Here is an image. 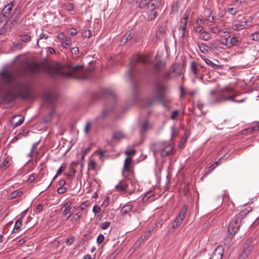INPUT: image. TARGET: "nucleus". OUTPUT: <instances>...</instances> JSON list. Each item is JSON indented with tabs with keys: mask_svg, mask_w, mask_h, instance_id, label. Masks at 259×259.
I'll return each mask as SVG.
<instances>
[{
	"mask_svg": "<svg viewBox=\"0 0 259 259\" xmlns=\"http://www.w3.org/2000/svg\"><path fill=\"white\" fill-rule=\"evenodd\" d=\"M187 25L186 21L184 22V23H181L179 28V36L180 37L183 38L185 36Z\"/></svg>",
	"mask_w": 259,
	"mask_h": 259,
	"instance_id": "5701e85b",
	"label": "nucleus"
},
{
	"mask_svg": "<svg viewBox=\"0 0 259 259\" xmlns=\"http://www.w3.org/2000/svg\"><path fill=\"white\" fill-rule=\"evenodd\" d=\"M24 119V117H21V118L17 122H16L15 123L14 126L15 127H17V126L20 125L23 122Z\"/></svg>",
	"mask_w": 259,
	"mask_h": 259,
	"instance_id": "69168bd1",
	"label": "nucleus"
},
{
	"mask_svg": "<svg viewBox=\"0 0 259 259\" xmlns=\"http://www.w3.org/2000/svg\"><path fill=\"white\" fill-rule=\"evenodd\" d=\"M179 111L178 110L174 111L171 113V118L173 120L176 119L179 114Z\"/></svg>",
	"mask_w": 259,
	"mask_h": 259,
	"instance_id": "13d9d810",
	"label": "nucleus"
},
{
	"mask_svg": "<svg viewBox=\"0 0 259 259\" xmlns=\"http://www.w3.org/2000/svg\"><path fill=\"white\" fill-rule=\"evenodd\" d=\"M229 39L228 37L227 38L223 37L221 38L219 41L222 45L225 46L228 48H230Z\"/></svg>",
	"mask_w": 259,
	"mask_h": 259,
	"instance_id": "c9c22d12",
	"label": "nucleus"
},
{
	"mask_svg": "<svg viewBox=\"0 0 259 259\" xmlns=\"http://www.w3.org/2000/svg\"><path fill=\"white\" fill-rule=\"evenodd\" d=\"M138 63H141L144 64H147L150 63V61L148 57L145 55H137L134 57L133 59L130 62V66L128 70V74L129 77L132 76L133 73L134 72V67Z\"/></svg>",
	"mask_w": 259,
	"mask_h": 259,
	"instance_id": "423d86ee",
	"label": "nucleus"
},
{
	"mask_svg": "<svg viewBox=\"0 0 259 259\" xmlns=\"http://www.w3.org/2000/svg\"><path fill=\"white\" fill-rule=\"evenodd\" d=\"M97 166V163L94 160L90 161L88 164V170H95Z\"/></svg>",
	"mask_w": 259,
	"mask_h": 259,
	"instance_id": "e433bc0d",
	"label": "nucleus"
},
{
	"mask_svg": "<svg viewBox=\"0 0 259 259\" xmlns=\"http://www.w3.org/2000/svg\"><path fill=\"white\" fill-rule=\"evenodd\" d=\"M224 253V247L222 245H219L212 252L209 259H222Z\"/></svg>",
	"mask_w": 259,
	"mask_h": 259,
	"instance_id": "ddd939ff",
	"label": "nucleus"
},
{
	"mask_svg": "<svg viewBox=\"0 0 259 259\" xmlns=\"http://www.w3.org/2000/svg\"><path fill=\"white\" fill-rule=\"evenodd\" d=\"M237 10L236 8H229L228 9V12L231 14V15H235L236 13H237Z\"/></svg>",
	"mask_w": 259,
	"mask_h": 259,
	"instance_id": "052dcab7",
	"label": "nucleus"
},
{
	"mask_svg": "<svg viewBox=\"0 0 259 259\" xmlns=\"http://www.w3.org/2000/svg\"><path fill=\"white\" fill-rule=\"evenodd\" d=\"M251 39L253 41H259V32H255L251 34Z\"/></svg>",
	"mask_w": 259,
	"mask_h": 259,
	"instance_id": "79ce46f5",
	"label": "nucleus"
},
{
	"mask_svg": "<svg viewBox=\"0 0 259 259\" xmlns=\"http://www.w3.org/2000/svg\"><path fill=\"white\" fill-rule=\"evenodd\" d=\"M128 186V184L124 181H120L119 183L115 186L118 191H125Z\"/></svg>",
	"mask_w": 259,
	"mask_h": 259,
	"instance_id": "aec40b11",
	"label": "nucleus"
},
{
	"mask_svg": "<svg viewBox=\"0 0 259 259\" xmlns=\"http://www.w3.org/2000/svg\"><path fill=\"white\" fill-rule=\"evenodd\" d=\"M23 217L19 218L15 222L13 231L15 233L18 232L22 226Z\"/></svg>",
	"mask_w": 259,
	"mask_h": 259,
	"instance_id": "393cba45",
	"label": "nucleus"
},
{
	"mask_svg": "<svg viewBox=\"0 0 259 259\" xmlns=\"http://www.w3.org/2000/svg\"><path fill=\"white\" fill-rule=\"evenodd\" d=\"M91 125H92V124L90 121H88L86 122V124H85V125L84 127V131L85 134H87L89 133V132L90 131Z\"/></svg>",
	"mask_w": 259,
	"mask_h": 259,
	"instance_id": "c03bdc74",
	"label": "nucleus"
},
{
	"mask_svg": "<svg viewBox=\"0 0 259 259\" xmlns=\"http://www.w3.org/2000/svg\"><path fill=\"white\" fill-rule=\"evenodd\" d=\"M174 146L165 142H158L153 143L150 146V149L153 151L154 155L160 152L162 157H165L172 151Z\"/></svg>",
	"mask_w": 259,
	"mask_h": 259,
	"instance_id": "39448f33",
	"label": "nucleus"
},
{
	"mask_svg": "<svg viewBox=\"0 0 259 259\" xmlns=\"http://www.w3.org/2000/svg\"><path fill=\"white\" fill-rule=\"evenodd\" d=\"M252 240L251 239H248L245 244L243 246V252L241 254V256L243 257V258H246L250 251L252 250L253 248V245L251 244Z\"/></svg>",
	"mask_w": 259,
	"mask_h": 259,
	"instance_id": "f8f14e48",
	"label": "nucleus"
},
{
	"mask_svg": "<svg viewBox=\"0 0 259 259\" xmlns=\"http://www.w3.org/2000/svg\"><path fill=\"white\" fill-rule=\"evenodd\" d=\"M191 71L196 76L200 74V70L198 64L194 61L191 63L190 66Z\"/></svg>",
	"mask_w": 259,
	"mask_h": 259,
	"instance_id": "6ab92c4d",
	"label": "nucleus"
},
{
	"mask_svg": "<svg viewBox=\"0 0 259 259\" xmlns=\"http://www.w3.org/2000/svg\"><path fill=\"white\" fill-rule=\"evenodd\" d=\"M101 211V207L99 206L95 205L93 208V211L94 213H99Z\"/></svg>",
	"mask_w": 259,
	"mask_h": 259,
	"instance_id": "338daca9",
	"label": "nucleus"
},
{
	"mask_svg": "<svg viewBox=\"0 0 259 259\" xmlns=\"http://www.w3.org/2000/svg\"><path fill=\"white\" fill-rule=\"evenodd\" d=\"M67 164L66 163H63L60 167L58 169L56 175L54 177V180H55L58 176L60 175L61 173L66 168Z\"/></svg>",
	"mask_w": 259,
	"mask_h": 259,
	"instance_id": "72a5a7b5",
	"label": "nucleus"
},
{
	"mask_svg": "<svg viewBox=\"0 0 259 259\" xmlns=\"http://www.w3.org/2000/svg\"><path fill=\"white\" fill-rule=\"evenodd\" d=\"M74 241V237L70 236L66 241V243L67 245H71Z\"/></svg>",
	"mask_w": 259,
	"mask_h": 259,
	"instance_id": "8fccbe9b",
	"label": "nucleus"
},
{
	"mask_svg": "<svg viewBox=\"0 0 259 259\" xmlns=\"http://www.w3.org/2000/svg\"><path fill=\"white\" fill-rule=\"evenodd\" d=\"M53 113L54 111L52 110L49 114L44 118V121L46 123L50 122L52 120V116Z\"/></svg>",
	"mask_w": 259,
	"mask_h": 259,
	"instance_id": "de8ad7c7",
	"label": "nucleus"
},
{
	"mask_svg": "<svg viewBox=\"0 0 259 259\" xmlns=\"http://www.w3.org/2000/svg\"><path fill=\"white\" fill-rule=\"evenodd\" d=\"M132 162V158L131 157H126L124 162L122 176L127 179H130L134 175L133 171L130 167Z\"/></svg>",
	"mask_w": 259,
	"mask_h": 259,
	"instance_id": "1a4fd4ad",
	"label": "nucleus"
},
{
	"mask_svg": "<svg viewBox=\"0 0 259 259\" xmlns=\"http://www.w3.org/2000/svg\"><path fill=\"white\" fill-rule=\"evenodd\" d=\"M11 164V159L7 157L3 160V161L1 163V169L5 170L7 169Z\"/></svg>",
	"mask_w": 259,
	"mask_h": 259,
	"instance_id": "bb28decb",
	"label": "nucleus"
},
{
	"mask_svg": "<svg viewBox=\"0 0 259 259\" xmlns=\"http://www.w3.org/2000/svg\"><path fill=\"white\" fill-rule=\"evenodd\" d=\"M198 47L199 49V50L203 53H208V49H209V47L208 46H207L206 45L203 44V43H201V44H199L198 45Z\"/></svg>",
	"mask_w": 259,
	"mask_h": 259,
	"instance_id": "f704fd0d",
	"label": "nucleus"
},
{
	"mask_svg": "<svg viewBox=\"0 0 259 259\" xmlns=\"http://www.w3.org/2000/svg\"><path fill=\"white\" fill-rule=\"evenodd\" d=\"M3 79L6 81L8 89L0 87V103L5 102L10 103L17 97L27 99L31 98V85L29 82H23L19 84V90L14 93L10 88L14 81V78L9 72L4 71L1 73Z\"/></svg>",
	"mask_w": 259,
	"mask_h": 259,
	"instance_id": "f257e3e1",
	"label": "nucleus"
},
{
	"mask_svg": "<svg viewBox=\"0 0 259 259\" xmlns=\"http://www.w3.org/2000/svg\"><path fill=\"white\" fill-rule=\"evenodd\" d=\"M14 5V2L12 1L5 6L4 9L2 11V14H0V18L2 19V16L5 18L8 17L12 11Z\"/></svg>",
	"mask_w": 259,
	"mask_h": 259,
	"instance_id": "4468645a",
	"label": "nucleus"
},
{
	"mask_svg": "<svg viewBox=\"0 0 259 259\" xmlns=\"http://www.w3.org/2000/svg\"><path fill=\"white\" fill-rule=\"evenodd\" d=\"M28 70L33 73H38L41 71V68L37 63H30L28 66Z\"/></svg>",
	"mask_w": 259,
	"mask_h": 259,
	"instance_id": "f3484780",
	"label": "nucleus"
},
{
	"mask_svg": "<svg viewBox=\"0 0 259 259\" xmlns=\"http://www.w3.org/2000/svg\"><path fill=\"white\" fill-rule=\"evenodd\" d=\"M133 209V206L129 204H126L123 206L121 210V213L122 215H126L128 213Z\"/></svg>",
	"mask_w": 259,
	"mask_h": 259,
	"instance_id": "c85d7f7f",
	"label": "nucleus"
},
{
	"mask_svg": "<svg viewBox=\"0 0 259 259\" xmlns=\"http://www.w3.org/2000/svg\"><path fill=\"white\" fill-rule=\"evenodd\" d=\"M167 91V88L162 83L158 80H156L154 83V88L153 90V98L150 99L146 103V107H150L153 105L156 101H158L162 103L165 108H168V105L165 103V100L167 102H170L169 99H165V94Z\"/></svg>",
	"mask_w": 259,
	"mask_h": 259,
	"instance_id": "7ed1b4c3",
	"label": "nucleus"
},
{
	"mask_svg": "<svg viewBox=\"0 0 259 259\" xmlns=\"http://www.w3.org/2000/svg\"><path fill=\"white\" fill-rule=\"evenodd\" d=\"M165 66V63L161 61H157L153 65V70L158 73H161Z\"/></svg>",
	"mask_w": 259,
	"mask_h": 259,
	"instance_id": "2eb2a0df",
	"label": "nucleus"
},
{
	"mask_svg": "<svg viewBox=\"0 0 259 259\" xmlns=\"http://www.w3.org/2000/svg\"><path fill=\"white\" fill-rule=\"evenodd\" d=\"M81 215L82 214L80 213H76L74 214L70 219V222L72 223H73L74 222L77 221L81 218Z\"/></svg>",
	"mask_w": 259,
	"mask_h": 259,
	"instance_id": "ea45409f",
	"label": "nucleus"
},
{
	"mask_svg": "<svg viewBox=\"0 0 259 259\" xmlns=\"http://www.w3.org/2000/svg\"><path fill=\"white\" fill-rule=\"evenodd\" d=\"M67 189L66 188L63 187H60L57 189V192L59 194H62L64 193L66 191Z\"/></svg>",
	"mask_w": 259,
	"mask_h": 259,
	"instance_id": "680f3d73",
	"label": "nucleus"
},
{
	"mask_svg": "<svg viewBox=\"0 0 259 259\" xmlns=\"http://www.w3.org/2000/svg\"><path fill=\"white\" fill-rule=\"evenodd\" d=\"M161 3V0H141L138 7L140 9L147 7V19L151 21L157 17L158 15L157 11L159 10Z\"/></svg>",
	"mask_w": 259,
	"mask_h": 259,
	"instance_id": "20e7f679",
	"label": "nucleus"
},
{
	"mask_svg": "<svg viewBox=\"0 0 259 259\" xmlns=\"http://www.w3.org/2000/svg\"><path fill=\"white\" fill-rule=\"evenodd\" d=\"M241 222L239 221V219H234L230 222L228 226V231L231 234H235L239 229Z\"/></svg>",
	"mask_w": 259,
	"mask_h": 259,
	"instance_id": "9d476101",
	"label": "nucleus"
},
{
	"mask_svg": "<svg viewBox=\"0 0 259 259\" xmlns=\"http://www.w3.org/2000/svg\"><path fill=\"white\" fill-rule=\"evenodd\" d=\"M211 31L212 33L215 34H219L221 32V30L219 29L218 26L211 27Z\"/></svg>",
	"mask_w": 259,
	"mask_h": 259,
	"instance_id": "6e6d98bb",
	"label": "nucleus"
},
{
	"mask_svg": "<svg viewBox=\"0 0 259 259\" xmlns=\"http://www.w3.org/2000/svg\"><path fill=\"white\" fill-rule=\"evenodd\" d=\"M31 37L28 34H22L20 36V40L24 42H28L31 40Z\"/></svg>",
	"mask_w": 259,
	"mask_h": 259,
	"instance_id": "4c0bfd02",
	"label": "nucleus"
},
{
	"mask_svg": "<svg viewBox=\"0 0 259 259\" xmlns=\"http://www.w3.org/2000/svg\"><path fill=\"white\" fill-rule=\"evenodd\" d=\"M71 202L67 201L61 208V210L63 212V216L66 217V220L68 219L73 213V209L70 207Z\"/></svg>",
	"mask_w": 259,
	"mask_h": 259,
	"instance_id": "9b49d317",
	"label": "nucleus"
},
{
	"mask_svg": "<svg viewBox=\"0 0 259 259\" xmlns=\"http://www.w3.org/2000/svg\"><path fill=\"white\" fill-rule=\"evenodd\" d=\"M151 128V125L148 120H145L142 124L140 133L141 134H144L148 130Z\"/></svg>",
	"mask_w": 259,
	"mask_h": 259,
	"instance_id": "4be33fe9",
	"label": "nucleus"
},
{
	"mask_svg": "<svg viewBox=\"0 0 259 259\" xmlns=\"http://www.w3.org/2000/svg\"><path fill=\"white\" fill-rule=\"evenodd\" d=\"M171 78V73L166 72L163 74V79L164 80H168Z\"/></svg>",
	"mask_w": 259,
	"mask_h": 259,
	"instance_id": "4d7b16f0",
	"label": "nucleus"
},
{
	"mask_svg": "<svg viewBox=\"0 0 259 259\" xmlns=\"http://www.w3.org/2000/svg\"><path fill=\"white\" fill-rule=\"evenodd\" d=\"M188 210V206L184 205L181 208L178 215L175 219L171 224V227L173 229H175L181 225L186 217V213Z\"/></svg>",
	"mask_w": 259,
	"mask_h": 259,
	"instance_id": "6e6552de",
	"label": "nucleus"
},
{
	"mask_svg": "<svg viewBox=\"0 0 259 259\" xmlns=\"http://www.w3.org/2000/svg\"><path fill=\"white\" fill-rule=\"evenodd\" d=\"M135 153L136 150L135 149H130L125 152V154L127 155H134Z\"/></svg>",
	"mask_w": 259,
	"mask_h": 259,
	"instance_id": "774afa93",
	"label": "nucleus"
},
{
	"mask_svg": "<svg viewBox=\"0 0 259 259\" xmlns=\"http://www.w3.org/2000/svg\"><path fill=\"white\" fill-rule=\"evenodd\" d=\"M112 138L115 140H120L125 138V135L121 131H117L113 134Z\"/></svg>",
	"mask_w": 259,
	"mask_h": 259,
	"instance_id": "c756f323",
	"label": "nucleus"
},
{
	"mask_svg": "<svg viewBox=\"0 0 259 259\" xmlns=\"http://www.w3.org/2000/svg\"><path fill=\"white\" fill-rule=\"evenodd\" d=\"M251 210V208L250 207H247L240 212L238 214H236L234 217L235 218L239 219V221L241 222V220L245 218Z\"/></svg>",
	"mask_w": 259,
	"mask_h": 259,
	"instance_id": "a211bd4d",
	"label": "nucleus"
},
{
	"mask_svg": "<svg viewBox=\"0 0 259 259\" xmlns=\"http://www.w3.org/2000/svg\"><path fill=\"white\" fill-rule=\"evenodd\" d=\"M71 45V39L70 37L67 36L65 39L62 41L60 46L65 49H67Z\"/></svg>",
	"mask_w": 259,
	"mask_h": 259,
	"instance_id": "cd10ccee",
	"label": "nucleus"
},
{
	"mask_svg": "<svg viewBox=\"0 0 259 259\" xmlns=\"http://www.w3.org/2000/svg\"><path fill=\"white\" fill-rule=\"evenodd\" d=\"M69 169L70 170V172L66 174V175L68 177H72L74 176L76 172L75 169L71 166H69Z\"/></svg>",
	"mask_w": 259,
	"mask_h": 259,
	"instance_id": "37998d69",
	"label": "nucleus"
},
{
	"mask_svg": "<svg viewBox=\"0 0 259 259\" xmlns=\"http://www.w3.org/2000/svg\"><path fill=\"white\" fill-rule=\"evenodd\" d=\"M210 48L213 51H218L219 50V46L215 42H211L210 44Z\"/></svg>",
	"mask_w": 259,
	"mask_h": 259,
	"instance_id": "603ef678",
	"label": "nucleus"
},
{
	"mask_svg": "<svg viewBox=\"0 0 259 259\" xmlns=\"http://www.w3.org/2000/svg\"><path fill=\"white\" fill-rule=\"evenodd\" d=\"M245 28V26H243L242 25H240V24L234 25L232 27L233 29L235 31L242 30Z\"/></svg>",
	"mask_w": 259,
	"mask_h": 259,
	"instance_id": "49530a36",
	"label": "nucleus"
},
{
	"mask_svg": "<svg viewBox=\"0 0 259 259\" xmlns=\"http://www.w3.org/2000/svg\"><path fill=\"white\" fill-rule=\"evenodd\" d=\"M110 225V222H105L101 224V228L103 230H105L108 228Z\"/></svg>",
	"mask_w": 259,
	"mask_h": 259,
	"instance_id": "3c124183",
	"label": "nucleus"
},
{
	"mask_svg": "<svg viewBox=\"0 0 259 259\" xmlns=\"http://www.w3.org/2000/svg\"><path fill=\"white\" fill-rule=\"evenodd\" d=\"M104 236L102 234H99L97 239V242L98 244H101L104 241Z\"/></svg>",
	"mask_w": 259,
	"mask_h": 259,
	"instance_id": "864d4df0",
	"label": "nucleus"
},
{
	"mask_svg": "<svg viewBox=\"0 0 259 259\" xmlns=\"http://www.w3.org/2000/svg\"><path fill=\"white\" fill-rule=\"evenodd\" d=\"M150 234V231H145V232L144 233V235L143 236H141V238L139 239V241H143L144 239H145L147 236H148L149 235V234Z\"/></svg>",
	"mask_w": 259,
	"mask_h": 259,
	"instance_id": "bf43d9fd",
	"label": "nucleus"
},
{
	"mask_svg": "<svg viewBox=\"0 0 259 259\" xmlns=\"http://www.w3.org/2000/svg\"><path fill=\"white\" fill-rule=\"evenodd\" d=\"M63 8L68 11H71L74 9V6L70 3H65L63 5Z\"/></svg>",
	"mask_w": 259,
	"mask_h": 259,
	"instance_id": "58836bf2",
	"label": "nucleus"
},
{
	"mask_svg": "<svg viewBox=\"0 0 259 259\" xmlns=\"http://www.w3.org/2000/svg\"><path fill=\"white\" fill-rule=\"evenodd\" d=\"M108 113H109V112L107 110L104 109L102 111V112L101 113L100 115L99 116H98L97 118H105L107 115Z\"/></svg>",
	"mask_w": 259,
	"mask_h": 259,
	"instance_id": "5fc2aeb1",
	"label": "nucleus"
},
{
	"mask_svg": "<svg viewBox=\"0 0 259 259\" xmlns=\"http://www.w3.org/2000/svg\"><path fill=\"white\" fill-rule=\"evenodd\" d=\"M203 20L201 19H198L196 21V24L194 26V30L198 33L201 32L203 29Z\"/></svg>",
	"mask_w": 259,
	"mask_h": 259,
	"instance_id": "412c9836",
	"label": "nucleus"
},
{
	"mask_svg": "<svg viewBox=\"0 0 259 259\" xmlns=\"http://www.w3.org/2000/svg\"><path fill=\"white\" fill-rule=\"evenodd\" d=\"M37 176V175L36 174H31L29 177L28 178L27 180V181L28 183H32V182H33L34 181V180H35V179L36 178Z\"/></svg>",
	"mask_w": 259,
	"mask_h": 259,
	"instance_id": "a19ab883",
	"label": "nucleus"
},
{
	"mask_svg": "<svg viewBox=\"0 0 259 259\" xmlns=\"http://www.w3.org/2000/svg\"><path fill=\"white\" fill-rule=\"evenodd\" d=\"M120 252V250L119 249H116L113 252H112L110 255L109 256L110 259H114L115 258L117 255Z\"/></svg>",
	"mask_w": 259,
	"mask_h": 259,
	"instance_id": "09e8293b",
	"label": "nucleus"
},
{
	"mask_svg": "<svg viewBox=\"0 0 259 259\" xmlns=\"http://www.w3.org/2000/svg\"><path fill=\"white\" fill-rule=\"evenodd\" d=\"M199 38L204 41L208 40L210 37V34L204 30H202L201 32H199Z\"/></svg>",
	"mask_w": 259,
	"mask_h": 259,
	"instance_id": "b1692460",
	"label": "nucleus"
},
{
	"mask_svg": "<svg viewBox=\"0 0 259 259\" xmlns=\"http://www.w3.org/2000/svg\"><path fill=\"white\" fill-rule=\"evenodd\" d=\"M205 63L207 65L215 69H219L221 68V66L220 65L214 63L209 59H206Z\"/></svg>",
	"mask_w": 259,
	"mask_h": 259,
	"instance_id": "473e14b6",
	"label": "nucleus"
},
{
	"mask_svg": "<svg viewBox=\"0 0 259 259\" xmlns=\"http://www.w3.org/2000/svg\"><path fill=\"white\" fill-rule=\"evenodd\" d=\"M23 192L20 190H16L13 192H12L9 196V197L10 199H12L16 197L21 196L23 194Z\"/></svg>",
	"mask_w": 259,
	"mask_h": 259,
	"instance_id": "2f4dec72",
	"label": "nucleus"
},
{
	"mask_svg": "<svg viewBox=\"0 0 259 259\" xmlns=\"http://www.w3.org/2000/svg\"><path fill=\"white\" fill-rule=\"evenodd\" d=\"M238 93L233 88L226 87L220 90H213L210 93L209 98L212 103H219L225 101L241 103L244 99H238Z\"/></svg>",
	"mask_w": 259,
	"mask_h": 259,
	"instance_id": "f03ea898",
	"label": "nucleus"
},
{
	"mask_svg": "<svg viewBox=\"0 0 259 259\" xmlns=\"http://www.w3.org/2000/svg\"><path fill=\"white\" fill-rule=\"evenodd\" d=\"M57 37L58 39H59L61 41L64 40L65 39V38L66 37H65L64 33L63 32H61V33H60L59 34H58V35H57Z\"/></svg>",
	"mask_w": 259,
	"mask_h": 259,
	"instance_id": "0e129e2a",
	"label": "nucleus"
},
{
	"mask_svg": "<svg viewBox=\"0 0 259 259\" xmlns=\"http://www.w3.org/2000/svg\"><path fill=\"white\" fill-rule=\"evenodd\" d=\"M69 71L65 73V75L74 77L78 79L84 78L85 77L82 74L83 71V67L81 65L69 66L68 67Z\"/></svg>",
	"mask_w": 259,
	"mask_h": 259,
	"instance_id": "0eeeda50",
	"label": "nucleus"
},
{
	"mask_svg": "<svg viewBox=\"0 0 259 259\" xmlns=\"http://www.w3.org/2000/svg\"><path fill=\"white\" fill-rule=\"evenodd\" d=\"M190 16V12H188V11H186L184 16V18L183 20H181V23H184V22L186 21V25H187L188 22V19L189 18Z\"/></svg>",
	"mask_w": 259,
	"mask_h": 259,
	"instance_id": "a18cd8bd",
	"label": "nucleus"
},
{
	"mask_svg": "<svg viewBox=\"0 0 259 259\" xmlns=\"http://www.w3.org/2000/svg\"><path fill=\"white\" fill-rule=\"evenodd\" d=\"M21 8L19 7H17L16 8L12 15H11V19L13 20V21H17L18 18V16L20 14V12L21 11Z\"/></svg>",
	"mask_w": 259,
	"mask_h": 259,
	"instance_id": "7c9ffc66",
	"label": "nucleus"
},
{
	"mask_svg": "<svg viewBox=\"0 0 259 259\" xmlns=\"http://www.w3.org/2000/svg\"><path fill=\"white\" fill-rule=\"evenodd\" d=\"M44 100L50 104H52L54 100L53 95L50 93H45L44 95Z\"/></svg>",
	"mask_w": 259,
	"mask_h": 259,
	"instance_id": "a878e982",
	"label": "nucleus"
},
{
	"mask_svg": "<svg viewBox=\"0 0 259 259\" xmlns=\"http://www.w3.org/2000/svg\"><path fill=\"white\" fill-rule=\"evenodd\" d=\"M178 134L179 131L177 130L174 128H172L171 139H173L177 137L178 135Z\"/></svg>",
	"mask_w": 259,
	"mask_h": 259,
	"instance_id": "e2e57ef3",
	"label": "nucleus"
},
{
	"mask_svg": "<svg viewBox=\"0 0 259 259\" xmlns=\"http://www.w3.org/2000/svg\"><path fill=\"white\" fill-rule=\"evenodd\" d=\"M228 38H229L230 48L233 46H238L241 44V39L239 37L231 36L230 35L228 36Z\"/></svg>",
	"mask_w": 259,
	"mask_h": 259,
	"instance_id": "dca6fc26",
	"label": "nucleus"
}]
</instances>
